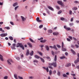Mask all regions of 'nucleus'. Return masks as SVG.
I'll return each instance as SVG.
<instances>
[{"label":"nucleus","mask_w":79,"mask_h":79,"mask_svg":"<svg viewBox=\"0 0 79 79\" xmlns=\"http://www.w3.org/2000/svg\"><path fill=\"white\" fill-rule=\"evenodd\" d=\"M57 60V57L56 55H55L54 58L55 62L53 63V65L54 67L56 68L57 66V65H56V60Z\"/></svg>","instance_id":"obj_1"},{"label":"nucleus","mask_w":79,"mask_h":79,"mask_svg":"<svg viewBox=\"0 0 79 79\" xmlns=\"http://www.w3.org/2000/svg\"><path fill=\"white\" fill-rule=\"evenodd\" d=\"M16 47H21V48H22L23 50H24V47L23 45H22V43L20 44L19 43H18Z\"/></svg>","instance_id":"obj_2"},{"label":"nucleus","mask_w":79,"mask_h":79,"mask_svg":"<svg viewBox=\"0 0 79 79\" xmlns=\"http://www.w3.org/2000/svg\"><path fill=\"white\" fill-rule=\"evenodd\" d=\"M7 63L8 64H9L10 65H11V63H13V61L11 60V59H9L8 60H7Z\"/></svg>","instance_id":"obj_3"},{"label":"nucleus","mask_w":79,"mask_h":79,"mask_svg":"<svg viewBox=\"0 0 79 79\" xmlns=\"http://www.w3.org/2000/svg\"><path fill=\"white\" fill-rule=\"evenodd\" d=\"M64 29H65L67 31H70L71 30V28L70 27H66V26H64Z\"/></svg>","instance_id":"obj_4"},{"label":"nucleus","mask_w":79,"mask_h":79,"mask_svg":"<svg viewBox=\"0 0 79 79\" xmlns=\"http://www.w3.org/2000/svg\"><path fill=\"white\" fill-rule=\"evenodd\" d=\"M7 34L6 33H2L0 35L1 37H6V35H7Z\"/></svg>","instance_id":"obj_5"},{"label":"nucleus","mask_w":79,"mask_h":79,"mask_svg":"<svg viewBox=\"0 0 79 79\" xmlns=\"http://www.w3.org/2000/svg\"><path fill=\"white\" fill-rule=\"evenodd\" d=\"M48 8L49 9V10H51L52 11H54V9H53V8H52V7L50 6H48Z\"/></svg>","instance_id":"obj_6"},{"label":"nucleus","mask_w":79,"mask_h":79,"mask_svg":"<svg viewBox=\"0 0 79 79\" xmlns=\"http://www.w3.org/2000/svg\"><path fill=\"white\" fill-rule=\"evenodd\" d=\"M21 17L22 18V21L23 22L25 21L26 20V18H24V17L21 16Z\"/></svg>","instance_id":"obj_7"},{"label":"nucleus","mask_w":79,"mask_h":79,"mask_svg":"<svg viewBox=\"0 0 79 79\" xmlns=\"http://www.w3.org/2000/svg\"><path fill=\"white\" fill-rule=\"evenodd\" d=\"M79 58H77V60H76L74 61V63L75 64H76V63H79Z\"/></svg>","instance_id":"obj_8"},{"label":"nucleus","mask_w":79,"mask_h":79,"mask_svg":"<svg viewBox=\"0 0 79 79\" xmlns=\"http://www.w3.org/2000/svg\"><path fill=\"white\" fill-rule=\"evenodd\" d=\"M27 45H29V47H31V48H32V45L31 43L29 42H28L27 43Z\"/></svg>","instance_id":"obj_9"},{"label":"nucleus","mask_w":79,"mask_h":79,"mask_svg":"<svg viewBox=\"0 0 79 79\" xmlns=\"http://www.w3.org/2000/svg\"><path fill=\"white\" fill-rule=\"evenodd\" d=\"M71 52L73 54V55L76 54V52H75V51H74L73 50V49H71Z\"/></svg>","instance_id":"obj_10"},{"label":"nucleus","mask_w":79,"mask_h":79,"mask_svg":"<svg viewBox=\"0 0 79 79\" xmlns=\"http://www.w3.org/2000/svg\"><path fill=\"white\" fill-rule=\"evenodd\" d=\"M57 3L59 4V5H60L63 3V2L59 0L57 1Z\"/></svg>","instance_id":"obj_11"},{"label":"nucleus","mask_w":79,"mask_h":79,"mask_svg":"<svg viewBox=\"0 0 79 79\" xmlns=\"http://www.w3.org/2000/svg\"><path fill=\"white\" fill-rule=\"evenodd\" d=\"M40 18L39 17H37L36 19V20L37 21V22H38L39 23H40L41 22V20H40L39 19Z\"/></svg>","instance_id":"obj_12"},{"label":"nucleus","mask_w":79,"mask_h":79,"mask_svg":"<svg viewBox=\"0 0 79 79\" xmlns=\"http://www.w3.org/2000/svg\"><path fill=\"white\" fill-rule=\"evenodd\" d=\"M45 48H46L47 50V51H49V50H50V48H49V47H48V46L47 45H46Z\"/></svg>","instance_id":"obj_13"},{"label":"nucleus","mask_w":79,"mask_h":79,"mask_svg":"<svg viewBox=\"0 0 79 79\" xmlns=\"http://www.w3.org/2000/svg\"><path fill=\"white\" fill-rule=\"evenodd\" d=\"M71 64L70 63H68L67 64L65 65V67H69L71 66Z\"/></svg>","instance_id":"obj_14"},{"label":"nucleus","mask_w":79,"mask_h":79,"mask_svg":"<svg viewBox=\"0 0 79 79\" xmlns=\"http://www.w3.org/2000/svg\"><path fill=\"white\" fill-rule=\"evenodd\" d=\"M0 59L2 61H3V56L0 54Z\"/></svg>","instance_id":"obj_15"},{"label":"nucleus","mask_w":79,"mask_h":79,"mask_svg":"<svg viewBox=\"0 0 79 79\" xmlns=\"http://www.w3.org/2000/svg\"><path fill=\"white\" fill-rule=\"evenodd\" d=\"M40 60L43 63H45V60L43 59L42 57L40 58Z\"/></svg>","instance_id":"obj_16"},{"label":"nucleus","mask_w":79,"mask_h":79,"mask_svg":"<svg viewBox=\"0 0 79 79\" xmlns=\"http://www.w3.org/2000/svg\"><path fill=\"white\" fill-rule=\"evenodd\" d=\"M37 52H38L40 55V56H42L43 54H42V53L41 52L38 51H37Z\"/></svg>","instance_id":"obj_17"},{"label":"nucleus","mask_w":79,"mask_h":79,"mask_svg":"<svg viewBox=\"0 0 79 79\" xmlns=\"http://www.w3.org/2000/svg\"><path fill=\"white\" fill-rule=\"evenodd\" d=\"M35 57L36 58H37V59H39V58H40L39 56H38L37 55H35Z\"/></svg>","instance_id":"obj_18"},{"label":"nucleus","mask_w":79,"mask_h":79,"mask_svg":"<svg viewBox=\"0 0 79 79\" xmlns=\"http://www.w3.org/2000/svg\"><path fill=\"white\" fill-rule=\"evenodd\" d=\"M53 35H58V32H53Z\"/></svg>","instance_id":"obj_19"},{"label":"nucleus","mask_w":79,"mask_h":79,"mask_svg":"<svg viewBox=\"0 0 79 79\" xmlns=\"http://www.w3.org/2000/svg\"><path fill=\"white\" fill-rule=\"evenodd\" d=\"M29 54V50H27L26 53V56H28Z\"/></svg>","instance_id":"obj_20"},{"label":"nucleus","mask_w":79,"mask_h":79,"mask_svg":"<svg viewBox=\"0 0 79 79\" xmlns=\"http://www.w3.org/2000/svg\"><path fill=\"white\" fill-rule=\"evenodd\" d=\"M14 77L16 79H18V75L17 74H14Z\"/></svg>","instance_id":"obj_21"},{"label":"nucleus","mask_w":79,"mask_h":79,"mask_svg":"<svg viewBox=\"0 0 79 79\" xmlns=\"http://www.w3.org/2000/svg\"><path fill=\"white\" fill-rule=\"evenodd\" d=\"M53 48H54L56 50H58V49L56 47V45H54L53 46Z\"/></svg>","instance_id":"obj_22"},{"label":"nucleus","mask_w":79,"mask_h":79,"mask_svg":"<svg viewBox=\"0 0 79 79\" xmlns=\"http://www.w3.org/2000/svg\"><path fill=\"white\" fill-rule=\"evenodd\" d=\"M30 56H32L33 55H34V51H32L30 53Z\"/></svg>","instance_id":"obj_23"},{"label":"nucleus","mask_w":79,"mask_h":79,"mask_svg":"<svg viewBox=\"0 0 79 79\" xmlns=\"http://www.w3.org/2000/svg\"><path fill=\"white\" fill-rule=\"evenodd\" d=\"M62 76L64 77H68L67 75H66V74H63Z\"/></svg>","instance_id":"obj_24"},{"label":"nucleus","mask_w":79,"mask_h":79,"mask_svg":"<svg viewBox=\"0 0 79 79\" xmlns=\"http://www.w3.org/2000/svg\"><path fill=\"white\" fill-rule=\"evenodd\" d=\"M62 51H63L64 52H65L66 51V49L64 48H62Z\"/></svg>","instance_id":"obj_25"},{"label":"nucleus","mask_w":79,"mask_h":79,"mask_svg":"<svg viewBox=\"0 0 79 79\" xmlns=\"http://www.w3.org/2000/svg\"><path fill=\"white\" fill-rule=\"evenodd\" d=\"M72 10H77V8L76 7H73L72 8Z\"/></svg>","instance_id":"obj_26"},{"label":"nucleus","mask_w":79,"mask_h":79,"mask_svg":"<svg viewBox=\"0 0 79 79\" xmlns=\"http://www.w3.org/2000/svg\"><path fill=\"white\" fill-rule=\"evenodd\" d=\"M17 5L18 3H17V2H15L13 5V6H17Z\"/></svg>","instance_id":"obj_27"},{"label":"nucleus","mask_w":79,"mask_h":79,"mask_svg":"<svg viewBox=\"0 0 79 79\" xmlns=\"http://www.w3.org/2000/svg\"><path fill=\"white\" fill-rule=\"evenodd\" d=\"M48 33L49 34H52V30H49L48 31Z\"/></svg>","instance_id":"obj_28"},{"label":"nucleus","mask_w":79,"mask_h":79,"mask_svg":"<svg viewBox=\"0 0 79 79\" xmlns=\"http://www.w3.org/2000/svg\"><path fill=\"white\" fill-rule=\"evenodd\" d=\"M29 40H30V41H31V42H32V43H35V41H34V40H33L32 39L30 38Z\"/></svg>","instance_id":"obj_29"},{"label":"nucleus","mask_w":79,"mask_h":79,"mask_svg":"<svg viewBox=\"0 0 79 79\" xmlns=\"http://www.w3.org/2000/svg\"><path fill=\"white\" fill-rule=\"evenodd\" d=\"M57 75L58 76H60L61 75V73H60V72L59 71H58L57 72Z\"/></svg>","instance_id":"obj_30"},{"label":"nucleus","mask_w":79,"mask_h":79,"mask_svg":"<svg viewBox=\"0 0 79 79\" xmlns=\"http://www.w3.org/2000/svg\"><path fill=\"white\" fill-rule=\"evenodd\" d=\"M64 58H66V57H65V56H63L60 57V59H64Z\"/></svg>","instance_id":"obj_31"},{"label":"nucleus","mask_w":79,"mask_h":79,"mask_svg":"<svg viewBox=\"0 0 79 79\" xmlns=\"http://www.w3.org/2000/svg\"><path fill=\"white\" fill-rule=\"evenodd\" d=\"M49 75H52V70H50L49 71Z\"/></svg>","instance_id":"obj_32"},{"label":"nucleus","mask_w":79,"mask_h":79,"mask_svg":"<svg viewBox=\"0 0 79 79\" xmlns=\"http://www.w3.org/2000/svg\"><path fill=\"white\" fill-rule=\"evenodd\" d=\"M9 39H10V40H13V38L12 36H10L9 37Z\"/></svg>","instance_id":"obj_33"},{"label":"nucleus","mask_w":79,"mask_h":79,"mask_svg":"<svg viewBox=\"0 0 79 79\" xmlns=\"http://www.w3.org/2000/svg\"><path fill=\"white\" fill-rule=\"evenodd\" d=\"M46 12H47V14L48 15H50V11H49L48 9H46Z\"/></svg>","instance_id":"obj_34"},{"label":"nucleus","mask_w":79,"mask_h":79,"mask_svg":"<svg viewBox=\"0 0 79 79\" xmlns=\"http://www.w3.org/2000/svg\"><path fill=\"white\" fill-rule=\"evenodd\" d=\"M34 63H38V61L37 60H33Z\"/></svg>","instance_id":"obj_35"},{"label":"nucleus","mask_w":79,"mask_h":79,"mask_svg":"<svg viewBox=\"0 0 79 79\" xmlns=\"http://www.w3.org/2000/svg\"><path fill=\"white\" fill-rule=\"evenodd\" d=\"M44 39V38L43 37H41L40 39L38 38V40H43Z\"/></svg>","instance_id":"obj_36"},{"label":"nucleus","mask_w":79,"mask_h":79,"mask_svg":"<svg viewBox=\"0 0 79 79\" xmlns=\"http://www.w3.org/2000/svg\"><path fill=\"white\" fill-rule=\"evenodd\" d=\"M46 58L47 59H48L49 61H50V60H51V59H50V57H48V56Z\"/></svg>","instance_id":"obj_37"},{"label":"nucleus","mask_w":79,"mask_h":79,"mask_svg":"<svg viewBox=\"0 0 79 79\" xmlns=\"http://www.w3.org/2000/svg\"><path fill=\"white\" fill-rule=\"evenodd\" d=\"M39 27L40 29H42V27H43V25H40Z\"/></svg>","instance_id":"obj_38"},{"label":"nucleus","mask_w":79,"mask_h":79,"mask_svg":"<svg viewBox=\"0 0 79 79\" xmlns=\"http://www.w3.org/2000/svg\"><path fill=\"white\" fill-rule=\"evenodd\" d=\"M52 72L53 74H56V71L55 70H54Z\"/></svg>","instance_id":"obj_39"},{"label":"nucleus","mask_w":79,"mask_h":79,"mask_svg":"<svg viewBox=\"0 0 79 79\" xmlns=\"http://www.w3.org/2000/svg\"><path fill=\"white\" fill-rule=\"evenodd\" d=\"M19 7V6H16L15 8V10H16L18 8V7Z\"/></svg>","instance_id":"obj_40"},{"label":"nucleus","mask_w":79,"mask_h":79,"mask_svg":"<svg viewBox=\"0 0 79 79\" xmlns=\"http://www.w3.org/2000/svg\"><path fill=\"white\" fill-rule=\"evenodd\" d=\"M62 12V11L61 10H60L59 12H58V15H60V14H61Z\"/></svg>","instance_id":"obj_41"},{"label":"nucleus","mask_w":79,"mask_h":79,"mask_svg":"<svg viewBox=\"0 0 79 79\" xmlns=\"http://www.w3.org/2000/svg\"><path fill=\"white\" fill-rule=\"evenodd\" d=\"M11 48L13 50H16V48L14 46H11Z\"/></svg>","instance_id":"obj_42"},{"label":"nucleus","mask_w":79,"mask_h":79,"mask_svg":"<svg viewBox=\"0 0 79 79\" xmlns=\"http://www.w3.org/2000/svg\"><path fill=\"white\" fill-rule=\"evenodd\" d=\"M56 9H57V10H60V6H56Z\"/></svg>","instance_id":"obj_43"},{"label":"nucleus","mask_w":79,"mask_h":79,"mask_svg":"<svg viewBox=\"0 0 79 79\" xmlns=\"http://www.w3.org/2000/svg\"><path fill=\"white\" fill-rule=\"evenodd\" d=\"M5 29H7V30H9L10 29V27H5Z\"/></svg>","instance_id":"obj_44"},{"label":"nucleus","mask_w":79,"mask_h":79,"mask_svg":"<svg viewBox=\"0 0 79 79\" xmlns=\"http://www.w3.org/2000/svg\"><path fill=\"white\" fill-rule=\"evenodd\" d=\"M69 25L70 26H73V25H74V23H70L69 24Z\"/></svg>","instance_id":"obj_45"},{"label":"nucleus","mask_w":79,"mask_h":79,"mask_svg":"<svg viewBox=\"0 0 79 79\" xmlns=\"http://www.w3.org/2000/svg\"><path fill=\"white\" fill-rule=\"evenodd\" d=\"M75 47H76L77 48H78V47H79V46H78L77 44H75Z\"/></svg>","instance_id":"obj_46"},{"label":"nucleus","mask_w":79,"mask_h":79,"mask_svg":"<svg viewBox=\"0 0 79 79\" xmlns=\"http://www.w3.org/2000/svg\"><path fill=\"white\" fill-rule=\"evenodd\" d=\"M69 15H72V11L70 10L69 12Z\"/></svg>","instance_id":"obj_47"},{"label":"nucleus","mask_w":79,"mask_h":79,"mask_svg":"<svg viewBox=\"0 0 79 79\" xmlns=\"http://www.w3.org/2000/svg\"><path fill=\"white\" fill-rule=\"evenodd\" d=\"M46 69L47 71V72L48 73V71H49L48 68V67H47Z\"/></svg>","instance_id":"obj_48"},{"label":"nucleus","mask_w":79,"mask_h":79,"mask_svg":"<svg viewBox=\"0 0 79 79\" xmlns=\"http://www.w3.org/2000/svg\"><path fill=\"white\" fill-rule=\"evenodd\" d=\"M63 47H64V43L63 42H62V48H63Z\"/></svg>","instance_id":"obj_49"},{"label":"nucleus","mask_w":79,"mask_h":79,"mask_svg":"<svg viewBox=\"0 0 79 79\" xmlns=\"http://www.w3.org/2000/svg\"><path fill=\"white\" fill-rule=\"evenodd\" d=\"M56 46L57 47H58V48H61V46H60V45L58 44H57L56 45Z\"/></svg>","instance_id":"obj_50"},{"label":"nucleus","mask_w":79,"mask_h":79,"mask_svg":"<svg viewBox=\"0 0 79 79\" xmlns=\"http://www.w3.org/2000/svg\"><path fill=\"white\" fill-rule=\"evenodd\" d=\"M61 20H62V21H64V18L62 17L60 18Z\"/></svg>","instance_id":"obj_51"},{"label":"nucleus","mask_w":79,"mask_h":79,"mask_svg":"<svg viewBox=\"0 0 79 79\" xmlns=\"http://www.w3.org/2000/svg\"><path fill=\"white\" fill-rule=\"evenodd\" d=\"M69 39H71V40H73V37H72L71 36H69Z\"/></svg>","instance_id":"obj_52"},{"label":"nucleus","mask_w":79,"mask_h":79,"mask_svg":"<svg viewBox=\"0 0 79 79\" xmlns=\"http://www.w3.org/2000/svg\"><path fill=\"white\" fill-rule=\"evenodd\" d=\"M48 64L49 65V66H52V65H53V63H49Z\"/></svg>","instance_id":"obj_53"},{"label":"nucleus","mask_w":79,"mask_h":79,"mask_svg":"<svg viewBox=\"0 0 79 79\" xmlns=\"http://www.w3.org/2000/svg\"><path fill=\"white\" fill-rule=\"evenodd\" d=\"M52 55H53V56L55 55L54 54V52H53V51H52Z\"/></svg>","instance_id":"obj_54"},{"label":"nucleus","mask_w":79,"mask_h":79,"mask_svg":"<svg viewBox=\"0 0 79 79\" xmlns=\"http://www.w3.org/2000/svg\"><path fill=\"white\" fill-rule=\"evenodd\" d=\"M60 5H61V6H62V7H64V4H63V3Z\"/></svg>","instance_id":"obj_55"},{"label":"nucleus","mask_w":79,"mask_h":79,"mask_svg":"<svg viewBox=\"0 0 79 79\" xmlns=\"http://www.w3.org/2000/svg\"><path fill=\"white\" fill-rule=\"evenodd\" d=\"M48 67L49 68H50V69H53V68L50 65H49L48 66Z\"/></svg>","instance_id":"obj_56"},{"label":"nucleus","mask_w":79,"mask_h":79,"mask_svg":"<svg viewBox=\"0 0 79 79\" xmlns=\"http://www.w3.org/2000/svg\"><path fill=\"white\" fill-rule=\"evenodd\" d=\"M73 19H74V17H72L71 18V19L70 20L71 21V22L73 21Z\"/></svg>","instance_id":"obj_57"},{"label":"nucleus","mask_w":79,"mask_h":79,"mask_svg":"<svg viewBox=\"0 0 79 79\" xmlns=\"http://www.w3.org/2000/svg\"><path fill=\"white\" fill-rule=\"evenodd\" d=\"M16 60H20V59L19 57H16Z\"/></svg>","instance_id":"obj_58"},{"label":"nucleus","mask_w":79,"mask_h":79,"mask_svg":"<svg viewBox=\"0 0 79 79\" xmlns=\"http://www.w3.org/2000/svg\"><path fill=\"white\" fill-rule=\"evenodd\" d=\"M46 41H47L46 40H43V43H44V42H46Z\"/></svg>","instance_id":"obj_59"},{"label":"nucleus","mask_w":79,"mask_h":79,"mask_svg":"<svg viewBox=\"0 0 79 79\" xmlns=\"http://www.w3.org/2000/svg\"><path fill=\"white\" fill-rule=\"evenodd\" d=\"M29 79H33V77H29Z\"/></svg>","instance_id":"obj_60"},{"label":"nucleus","mask_w":79,"mask_h":79,"mask_svg":"<svg viewBox=\"0 0 79 79\" xmlns=\"http://www.w3.org/2000/svg\"><path fill=\"white\" fill-rule=\"evenodd\" d=\"M4 79H8V76H5L4 77Z\"/></svg>","instance_id":"obj_61"},{"label":"nucleus","mask_w":79,"mask_h":79,"mask_svg":"<svg viewBox=\"0 0 79 79\" xmlns=\"http://www.w3.org/2000/svg\"><path fill=\"white\" fill-rule=\"evenodd\" d=\"M19 78V79H23V78L22 77H20L19 76H18Z\"/></svg>","instance_id":"obj_62"},{"label":"nucleus","mask_w":79,"mask_h":79,"mask_svg":"<svg viewBox=\"0 0 79 79\" xmlns=\"http://www.w3.org/2000/svg\"><path fill=\"white\" fill-rule=\"evenodd\" d=\"M10 24H11V25H14V23H13V22H10Z\"/></svg>","instance_id":"obj_63"},{"label":"nucleus","mask_w":79,"mask_h":79,"mask_svg":"<svg viewBox=\"0 0 79 79\" xmlns=\"http://www.w3.org/2000/svg\"><path fill=\"white\" fill-rule=\"evenodd\" d=\"M74 3H79V2H77V1H75L74 2Z\"/></svg>","instance_id":"obj_64"}]
</instances>
